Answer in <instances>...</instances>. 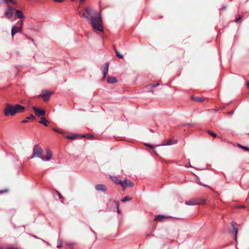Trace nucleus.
I'll return each mask as SVG.
<instances>
[{
	"mask_svg": "<svg viewBox=\"0 0 249 249\" xmlns=\"http://www.w3.org/2000/svg\"><path fill=\"white\" fill-rule=\"evenodd\" d=\"M59 242V244L57 246V248L59 249L60 248H61L62 246V240L61 239H59L58 240Z\"/></svg>",
	"mask_w": 249,
	"mask_h": 249,
	"instance_id": "nucleus-26",
	"label": "nucleus"
},
{
	"mask_svg": "<svg viewBox=\"0 0 249 249\" xmlns=\"http://www.w3.org/2000/svg\"><path fill=\"white\" fill-rule=\"evenodd\" d=\"M205 200L201 198H195L192 200L185 201V204L188 205H195L204 204Z\"/></svg>",
	"mask_w": 249,
	"mask_h": 249,
	"instance_id": "nucleus-4",
	"label": "nucleus"
},
{
	"mask_svg": "<svg viewBox=\"0 0 249 249\" xmlns=\"http://www.w3.org/2000/svg\"><path fill=\"white\" fill-rule=\"evenodd\" d=\"M117 81V79L115 77H109L107 79V82L108 83H115Z\"/></svg>",
	"mask_w": 249,
	"mask_h": 249,
	"instance_id": "nucleus-18",
	"label": "nucleus"
},
{
	"mask_svg": "<svg viewBox=\"0 0 249 249\" xmlns=\"http://www.w3.org/2000/svg\"><path fill=\"white\" fill-rule=\"evenodd\" d=\"M241 19L240 17H239L238 18H236L235 20L236 22H238Z\"/></svg>",
	"mask_w": 249,
	"mask_h": 249,
	"instance_id": "nucleus-38",
	"label": "nucleus"
},
{
	"mask_svg": "<svg viewBox=\"0 0 249 249\" xmlns=\"http://www.w3.org/2000/svg\"><path fill=\"white\" fill-rule=\"evenodd\" d=\"M109 64L107 62L105 64L104 66L101 68V70L103 73V80H104L106 79V75L107 74L108 71Z\"/></svg>",
	"mask_w": 249,
	"mask_h": 249,
	"instance_id": "nucleus-7",
	"label": "nucleus"
},
{
	"mask_svg": "<svg viewBox=\"0 0 249 249\" xmlns=\"http://www.w3.org/2000/svg\"><path fill=\"white\" fill-rule=\"evenodd\" d=\"M15 12H16L17 16L18 18H23L25 17V16L23 15V13L21 11H20L19 10H16L15 11Z\"/></svg>",
	"mask_w": 249,
	"mask_h": 249,
	"instance_id": "nucleus-17",
	"label": "nucleus"
},
{
	"mask_svg": "<svg viewBox=\"0 0 249 249\" xmlns=\"http://www.w3.org/2000/svg\"><path fill=\"white\" fill-rule=\"evenodd\" d=\"M42 149L37 145H35L33 148V153L30 159H32L37 157L40 158L42 160Z\"/></svg>",
	"mask_w": 249,
	"mask_h": 249,
	"instance_id": "nucleus-3",
	"label": "nucleus"
},
{
	"mask_svg": "<svg viewBox=\"0 0 249 249\" xmlns=\"http://www.w3.org/2000/svg\"><path fill=\"white\" fill-rule=\"evenodd\" d=\"M13 107L15 114L18 112H23L25 109L24 107L19 105H16L15 106H13Z\"/></svg>",
	"mask_w": 249,
	"mask_h": 249,
	"instance_id": "nucleus-11",
	"label": "nucleus"
},
{
	"mask_svg": "<svg viewBox=\"0 0 249 249\" xmlns=\"http://www.w3.org/2000/svg\"><path fill=\"white\" fill-rule=\"evenodd\" d=\"M194 100L198 102H201L203 101L202 98L199 97H195Z\"/></svg>",
	"mask_w": 249,
	"mask_h": 249,
	"instance_id": "nucleus-27",
	"label": "nucleus"
},
{
	"mask_svg": "<svg viewBox=\"0 0 249 249\" xmlns=\"http://www.w3.org/2000/svg\"><path fill=\"white\" fill-rule=\"evenodd\" d=\"M23 20H18L15 25H13L11 29V36H14L17 33L21 32L23 26Z\"/></svg>",
	"mask_w": 249,
	"mask_h": 249,
	"instance_id": "nucleus-2",
	"label": "nucleus"
},
{
	"mask_svg": "<svg viewBox=\"0 0 249 249\" xmlns=\"http://www.w3.org/2000/svg\"><path fill=\"white\" fill-rule=\"evenodd\" d=\"M66 138L67 139L73 140V139H74L76 138V136L75 135H73V136H67L66 137Z\"/></svg>",
	"mask_w": 249,
	"mask_h": 249,
	"instance_id": "nucleus-28",
	"label": "nucleus"
},
{
	"mask_svg": "<svg viewBox=\"0 0 249 249\" xmlns=\"http://www.w3.org/2000/svg\"><path fill=\"white\" fill-rule=\"evenodd\" d=\"M152 87H156L159 85V84L158 83L156 84H151Z\"/></svg>",
	"mask_w": 249,
	"mask_h": 249,
	"instance_id": "nucleus-32",
	"label": "nucleus"
},
{
	"mask_svg": "<svg viewBox=\"0 0 249 249\" xmlns=\"http://www.w3.org/2000/svg\"><path fill=\"white\" fill-rule=\"evenodd\" d=\"M153 91V90L152 89H150L149 90V92H152Z\"/></svg>",
	"mask_w": 249,
	"mask_h": 249,
	"instance_id": "nucleus-43",
	"label": "nucleus"
},
{
	"mask_svg": "<svg viewBox=\"0 0 249 249\" xmlns=\"http://www.w3.org/2000/svg\"><path fill=\"white\" fill-rule=\"evenodd\" d=\"M6 249H18L17 248H15V247H8V248H7Z\"/></svg>",
	"mask_w": 249,
	"mask_h": 249,
	"instance_id": "nucleus-37",
	"label": "nucleus"
},
{
	"mask_svg": "<svg viewBox=\"0 0 249 249\" xmlns=\"http://www.w3.org/2000/svg\"><path fill=\"white\" fill-rule=\"evenodd\" d=\"M52 92L49 91H45L42 94L39 95V96H41L42 97L43 100L44 101H47L50 99V96L52 94Z\"/></svg>",
	"mask_w": 249,
	"mask_h": 249,
	"instance_id": "nucleus-9",
	"label": "nucleus"
},
{
	"mask_svg": "<svg viewBox=\"0 0 249 249\" xmlns=\"http://www.w3.org/2000/svg\"><path fill=\"white\" fill-rule=\"evenodd\" d=\"M83 137H84V136H83ZM85 137H88V138H89L90 139L93 137L92 136L90 135L89 134H87L86 136H85Z\"/></svg>",
	"mask_w": 249,
	"mask_h": 249,
	"instance_id": "nucleus-33",
	"label": "nucleus"
},
{
	"mask_svg": "<svg viewBox=\"0 0 249 249\" xmlns=\"http://www.w3.org/2000/svg\"><path fill=\"white\" fill-rule=\"evenodd\" d=\"M110 179L112 180L116 184H120L121 183V180L119 179L116 176H110Z\"/></svg>",
	"mask_w": 249,
	"mask_h": 249,
	"instance_id": "nucleus-15",
	"label": "nucleus"
},
{
	"mask_svg": "<svg viewBox=\"0 0 249 249\" xmlns=\"http://www.w3.org/2000/svg\"><path fill=\"white\" fill-rule=\"evenodd\" d=\"M209 133L214 138L216 137V134L213 132L209 131Z\"/></svg>",
	"mask_w": 249,
	"mask_h": 249,
	"instance_id": "nucleus-29",
	"label": "nucleus"
},
{
	"mask_svg": "<svg viewBox=\"0 0 249 249\" xmlns=\"http://www.w3.org/2000/svg\"><path fill=\"white\" fill-rule=\"evenodd\" d=\"M81 2H83L85 0H80Z\"/></svg>",
	"mask_w": 249,
	"mask_h": 249,
	"instance_id": "nucleus-44",
	"label": "nucleus"
},
{
	"mask_svg": "<svg viewBox=\"0 0 249 249\" xmlns=\"http://www.w3.org/2000/svg\"><path fill=\"white\" fill-rule=\"evenodd\" d=\"M131 199H132V198H131V197H129V196H125V197H124L123 198H122V199H121V201H122V202H125V201H126L130 200H131Z\"/></svg>",
	"mask_w": 249,
	"mask_h": 249,
	"instance_id": "nucleus-23",
	"label": "nucleus"
},
{
	"mask_svg": "<svg viewBox=\"0 0 249 249\" xmlns=\"http://www.w3.org/2000/svg\"><path fill=\"white\" fill-rule=\"evenodd\" d=\"M7 192V190H0V193H3Z\"/></svg>",
	"mask_w": 249,
	"mask_h": 249,
	"instance_id": "nucleus-36",
	"label": "nucleus"
},
{
	"mask_svg": "<svg viewBox=\"0 0 249 249\" xmlns=\"http://www.w3.org/2000/svg\"><path fill=\"white\" fill-rule=\"evenodd\" d=\"M231 224L232 228L234 230V234L235 240H236L237 238V232H238V229L236 227L237 224H236V223H235L234 222H232L231 223Z\"/></svg>",
	"mask_w": 249,
	"mask_h": 249,
	"instance_id": "nucleus-12",
	"label": "nucleus"
},
{
	"mask_svg": "<svg viewBox=\"0 0 249 249\" xmlns=\"http://www.w3.org/2000/svg\"><path fill=\"white\" fill-rule=\"evenodd\" d=\"M95 189L97 191L105 192L107 190L106 186L104 184H98L95 186Z\"/></svg>",
	"mask_w": 249,
	"mask_h": 249,
	"instance_id": "nucleus-13",
	"label": "nucleus"
},
{
	"mask_svg": "<svg viewBox=\"0 0 249 249\" xmlns=\"http://www.w3.org/2000/svg\"><path fill=\"white\" fill-rule=\"evenodd\" d=\"M238 146L239 147H241V148L243 149L244 150L246 151H249V148L247 147V146H243L241 144H238Z\"/></svg>",
	"mask_w": 249,
	"mask_h": 249,
	"instance_id": "nucleus-24",
	"label": "nucleus"
},
{
	"mask_svg": "<svg viewBox=\"0 0 249 249\" xmlns=\"http://www.w3.org/2000/svg\"><path fill=\"white\" fill-rule=\"evenodd\" d=\"M145 145L146 146H147L148 147H149V148H151V149H154V146L152 145H151V144H146Z\"/></svg>",
	"mask_w": 249,
	"mask_h": 249,
	"instance_id": "nucleus-31",
	"label": "nucleus"
},
{
	"mask_svg": "<svg viewBox=\"0 0 249 249\" xmlns=\"http://www.w3.org/2000/svg\"><path fill=\"white\" fill-rule=\"evenodd\" d=\"M247 87L249 88V81H248L247 83Z\"/></svg>",
	"mask_w": 249,
	"mask_h": 249,
	"instance_id": "nucleus-40",
	"label": "nucleus"
},
{
	"mask_svg": "<svg viewBox=\"0 0 249 249\" xmlns=\"http://www.w3.org/2000/svg\"><path fill=\"white\" fill-rule=\"evenodd\" d=\"M177 141L175 140L170 139L168 140L165 143L162 144V145H171L176 143Z\"/></svg>",
	"mask_w": 249,
	"mask_h": 249,
	"instance_id": "nucleus-16",
	"label": "nucleus"
},
{
	"mask_svg": "<svg viewBox=\"0 0 249 249\" xmlns=\"http://www.w3.org/2000/svg\"><path fill=\"white\" fill-rule=\"evenodd\" d=\"M39 123L47 126H48L49 123H48V121L45 118L41 117V120L39 121Z\"/></svg>",
	"mask_w": 249,
	"mask_h": 249,
	"instance_id": "nucleus-19",
	"label": "nucleus"
},
{
	"mask_svg": "<svg viewBox=\"0 0 249 249\" xmlns=\"http://www.w3.org/2000/svg\"><path fill=\"white\" fill-rule=\"evenodd\" d=\"M4 114L6 116H13L15 114L14 107L10 104H7L4 109Z\"/></svg>",
	"mask_w": 249,
	"mask_h": 249,
	"instance_id": "nucleus-5",
	"label": "nucleus"
},
{
	"mask_svg": "<svg viewBox=\"0 0 249 249\" xmlns=\"http://www.w3.org/2000/svg\"><path fill=\"white\" fill-rule=\"evenodd\" d=\"M166 218L167 217L164 216V215H158L156 216V217L155 218V219L157 220H159V221H163V220L164 219Z\"/></svg>",
	"mask_w": 249,
	"mask_h": 249,
	"instance_id": "nucleus-21",
	"label": "nucleus"
},
{
	"mask_svg": "<svg viewBox=\"0 0 249 249\" xmlns=\"http://www.w3.org/2000/svg\"><path fill=\"white\" fill-rule=\"evenodd\" d=\"M120 185L124 188H125L128 186L131 187L133 185V183L132 182V181L127 179H125L123 181H121Z\"/></svg>",
	"mask_w": 249,
	"mask_h": 249,
	"instance_id": "nucleus-8",
	"label": "nucleus"
},
{
	"mask_svg": "<svg viewBox=\"0 0 249 249\" xmlns=\"http://www.w3.org/2000/svg\"><path fill=\"white\" fill-rule=\"evenodd\" d=\"M198 184H199V185H203V186H207V185H205L202 184H201V183H198Z\"/></svg>",
	"mask_w": 249,
	"mask_h": 249,
	"instance_id": "nucleus-41",
	"label": "nucleus"
},
{
	"mask_svg": "<svg viewBox=\"0 0 249 249\" xmlns=\"http://www.w3.org/2000/svg\"><path fill=\"white\" fill-rule=\"evenodd\" d=\"M46 151L47 153L46 157L45 159L42 158V160L43 161H49L52 158V153L51 152L49 149H46Z\"/></svg>",
	"mask_w": 249,
	"mask_h": 249,
	"instance_id": "nucleus-14",
	"label": "nucleus"
},
{
	"mask_svg": "<svg viewBox=\"0 0 249 249\" xmlns=\"http://www.w3.org/2000/svg\"><path fill=\"white\" fill-rule=\"evenodd\" d=\"M115 206H116V207L117 208V212L118 213H120V209L119 208V203L118 201H115Z\"/></svg>",
	"mask_w": 249,
	"mask_h": 249,
	"instance_id": "nucleus-25",
	"label": "nucleus"
},
{
	"mask_svg": "<svg viewBox=\"0 0 249 249\" xmlns=\"http://www.w3.org/2000/svg\"><path fill=\"white\" fill-rule=\"evenodd\" d=\"M3 2L6 3V4H7V2H8L7 0H3Z\"/></svg>",
	"mask_w": 249,
	"mask_h": 249,
	"instance_id": "nucleus-39",
	"label": "nucleus"
},
{
	"mask_svg": "<svg viewBox=\"0 0 249 249\" xmlns=\"http://www.w3.org/2000/svg\"><path fill=\"white\" fill-rule=\"evenodd\" d=\"M9 1H10L13 4H16V2L15 0H8Z\"/></svg>",
	"mask_w": 249,
	"mask_h": 249,
	"instance_id": "nucleus-34",
	"label": "nucleus"
},
{
	"mask_svg": "<svg viewBox=\"0 0 249 249\" xmlns=\"http://www.w3.org/2000/svg\"><path fill=\"white\" fill-rule=\"evenodd\" d=\"M32 108L37 116H43L45 113L44 110L38 109L35 107H33Z\"/></svg>",
	"mask_w": 249,
	"mask_h": 249,
	"instance_id": "nucleus-10",
	"label": "nucleus"
},
{
	"mask_svg": "<svg viewBox=\"0 0 249 249\" xmlns=\"http://www.w3.org/2000/svg\"><path fill=\"white\" fill-rule=\"evenodd\" d=\"M14 9L11 6H8V9L5 11L4 15L8 19L11 18L13 15Z\"/></svg>",
	"mask_w": 249,
	"mask_h": 249,
	"instance_id": "nucleus-6",
	"label": "nucleus"
},
{
	"mask_svg": "<svg viewBox=\"0 0 249 249\" xmlns=\"http://www.w3.org/2000/svg\"><path fill=\"white\" fill-rule=\"evenodd\" d=\"M36 117L32 114H31L29 117H27L26 118L25 120H23L21 123H25L27 122V120H35Z\"/></svg>",
	"mask_w": 249,
	"mask_h": 249,
	"instance_id": "nucleus-20",
	"label": "nucleus"
},
{
	"mask_svg": "<svg viewBox=\"0 0 249 249\" xmlns=\"http://www.w3.org/2000/svg\"><path fill=\"white\" fill-rule=\"evenodd\" d=\"M244 206H242V205H241V206H238V208H244Z\"/></svg>",
	"mask_w": 249,
	"mask_h": 249,
	"instance_id": "nucleus-42",
	"label": "nucleus"
},
{
	"mask_svg": "<svg viewBox=\"0 0 249 249\" xmlns=\"http://www.w3.org/2000/svg\"><path fill=\"white\" fill-rule=\"evenodd\" d=\"M115 51L116 52V55L119 58H121V59H123L124 58V56L123 55H122V54H121L119 52H118L117 50H116V49L115 50Z\"/></svg>",
	"mask_w": 249,
	"mask_h": 249,
	"instance_id": "nucleus-22",
	"label": "nucleus"
},
{
	"mask_svg": "<svg viewBox=\"0 0 249 249\" xmlns=\"http://www.w3.org/2000/svg\"><path fill=\"white\" fill-rule=\"evenodd\" d=\"M55 2H62L64 1V0H53Z\"/></svg>",
	"mask_w": 249,
	"mask_h": 249,
	"instance_id": "nucleus-35",
	"label": "nucleus"
},
{
	"mask_svg": "<svg viewBox=\"0 0 249 249\" xmlns=\"http://www.w3.org/2000/svg\"><path fill=\"white\" fill-rule=\"evenodd\" d=\"M85 11L89 16H87L84 13L81 14L80 12L79 13V15L89 20L90 24L94 29L102 32L103 31V21L101 14L90 8H86Z\"/></svg>",
	"mask_w": 249,
	"mask_h": 249,
	"instance_id": "nucleus-1",
	"label": "nucleus"
},
{
	"mask_svg": "<svg viewBox=\"0 0 249 249\" xmlns=\"http://www.w3.org/2000/svg\"><path fill=\"white\" fill-rule=\"evenodd\" d=\"M53 130L56 132H58V133H59L60 134H63V133L62 132V131H60L58 130H57V129L55 128H53Z\"/></svg>",
	"mask_w": 249,
	"mask_h": 249,
	"instance_id": "nucleus-30",
	"label": "nucleus"
}]
</instances>
